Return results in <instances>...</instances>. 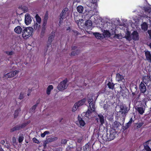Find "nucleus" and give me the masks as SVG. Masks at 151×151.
<instances>
[{
	"instance_id": "1",
	"label": "nucleus",
	"mask_w": 151,
	"mask_h": 151,
	"mask_svg": "<svg viewBox=\"0 0 151 151\" xmlns=\"http://www.w3.org/2000/svg\"><path fill=\"white\" fill-rule=\"evenodd\" d=\"M120 109L118 112H117V117L121 120H122L123 122L124 123V119L125 116L127 114L129 110L128 108L125 105H122L120 106Z\"/></svg>"
},
{
	"instance_id": "2",
	"label": "nucleus",
	"mask_w": 151,
	"mask_h": 151,
	"mask_svg": "<svg viewBox=\"0 0 151 151\" xmlns=\"http://www.w3.org/2000/svg\"><path fill=\"white\" fill-rule=\"evenodd\" d=\"M34 31L32 27H26L23 30L22 32V36L24 39H27L31 36Z\"/></svg>"
},
{
	"instance_id": "3",
	"label": "nucleus",
	"mask_w": 151,
	"mask_h": 151,
	"mask_svg": "<svg viewBox=\"0 0 151 151\" xmlns=\"http://www.w3.org/2000/svg\"><path fill=\"white\" fill-rule=\"evenodd\" d=\"M116 133L115 130L112 128L110 129L108 131L107 130L106 141H110L114 139Z\"/></svg>"
},
{
	"instance_id": "4",
	"label": "nucleus",
	"mask_w": 151,
	"mask_h": 151,
	"mask_svg": "<svg viewBox=\"0 0 151 151\" xmlns=\"http://www.w3.org/2000/svg\"><path fill=\"white\" fill-rule=\"evenodd\" d=\"M117 121H115L113 124V127L114 128V129H121L120 127L122 126V125H123L124 123H122L123 122L122 121V120H121L120 119L119 117L117 119Z\"/></svg>"
},
{
	"instance_id": "5",
	"label": "nucleus",
	"mask_w": 151,
	"mask_h": 151,
	"mask_svg": "<svg viewBox=\"0 0 151 151\" xmlns=\"http://www.w3.org/2000/svg\"><path fill=\"white\" fill-rule=\"evenodd\" d=\"M68 81L67 78L60 82L58 86V88L60 91H62L66 89L68 87L67 84Z\"/></svg>"
},
{
	"instance_id": "6",
	"label": "nucleus",
	"mask_w": 151,
	"mask_h": 151,
	"mask_svg": "<svg viewBox=\"0 0 151 151\" xmlns=\"http://www.w3.org/2000/svg\"><path fill=\"white\" fill-rule=\"evenodd\" d=\"M142 80L147 86H151V76H145L143 77Z\"/></svg>"
},
{
	"instance_id": "7",
	"label": "nucleus",
	"mask_w": 151,
	"mask_h": 151,
	"mask_svg": "<svg viewBox=\"0 0 151 151\" xmlns=\"http://www.w3.org/2000/svg\"><path fill=\"white\" fill-rule=\"evenodd\" d=\"M27 125L26 123H23L21 125H16L11 129L10 132H12L17 130H20L24 128Z\"/></svg>"
},
{
	"instance_id": "8",
	"label": "nucleus",
	"mask_w": 151,
	"mask_h": 151,
	"mask_svg": "<svg viewBox=\"0 0 151 151\" xmlns=\"http://www.w3.org/2000/svg\"><path fill=\"white\" fill-rule=\"evenodd\" d=\"M88 102L89 103L90 109L93 112H95V102L93 101V99L91 97H89L88 99Z\"/></svg>"
},
{
	"instance_id": "9",
	"label": "nucleus",
	"mask_w": 151,
	"mask_h": 151,
	"mask_svg": "<svg viewBox=\"0 0 151 151\" xmlns=\"http://www.w3.org/2000/svg\"><path fill=\"white\" fill-rule=\"evenodd\" d=\"M18 73L19 71L16 70L11 71L6 74H4V77H6L7 76V78H11L15 76Z\"/></svg>"
},
{
	"instance_id": "10",
	"label": "nucleus",
	"mask_w": 151,
	"mask_h": 151,
	"mask_svg": "<svg viewBox=\"0 0 151 151\" xmlns=\"http://www.w3.org/2000/svg\"><path fill=\"white\" fill-rule=\"evenodd\" d=\"M68 9L66 7L62 10L60 15L59 22L62 21L64 19L66 12L68 11Z\"/></svg>"
},
{
	"instance_id": "11",
	"label": "nucleus",
	"mask_w": 151,
	"mask_h": 151,
	"mask_svg": "<svg viewBox=\"0 0 151 151\" xmlns=\"http://www.w3.org/2000/svg\"><path fill=\"white\" fill-rule=\"evenodd\" d=\"M32 19L29 14H27L25 16V22L26 25H29L32 22Z\"/></svg>"
},
{
	"instance_id": "12",
	"label": "nucleus",
	"mask_w": 151,
	"mask_h": 151,
	"mask_svg": "<svg viewBox=\"0 0 151 151\" xmlns=\"http://www.w3.org/2000/svg\"><path fill=\"white\" fill-rule=\"evenodd\" d=\"M55 32L52 31L51 34L48 37V42H49L50 44L54 40L55 36Z\"/></svg>"
},
{
	"instance_id": "13",
	"label": "nucleus",
	"mask_w": 151,
	"mask_h": 151,
	"mask_svg": "<svg viewBox=\"0 0 151 151\" xmlns=\"http://www.w3.org/2000/svg\"><path fill=\"white\" fill-rule=\"evenodd\" d=\"M98 119H99L100 123V126H102L104 123V117L103 115L101 114H99L98 115Z\"/></svg>"
},
{
	"instance_id": "14",
	"label": "nucleus",
	"mask_w": 151,
	"mask_h": 151,
	"mask_svg": "<svg viewBox=\"0 0 151 151\" xmlns=\"http://www.w3.org/2000/svg\"><path fill=\"white\" fill-rule=\"evenodd\" d=\"M139 88L141 93H144L146 91V87L142 82H141L139 85Z\"/></svg>"
},
{
	"instance_id": "15",
	"label": "nucleus",
	"mask_w": 151,
	"mask_h": 151,
	"mask_svg": "<svg viewBox=\"0 0 151 151\" xmlns=\"http://www.w3.org/2000/svg\"><path fill=\"white\" fill-rule=\"evenodd\" d=\"M93 23L90 20H87L85 22V25L86 27L87 30L92 29Z\"/></svg>"
},
{
	"instance_id": "16",
	"label": "nucleus",
	"mask_w": 151,
	"mask_h": 151,
	"mask_svg": "<svg viewBox=\"0 0 151 151\" xmlns=\"http://www.w3.org/2000/svg\"><path fill=\"white\" fill-rule=\"evenodd\" d=\"M145 54L146 60L149 62H151V54L150 52L147 50L145 51Z\"/></svg>"
},
{
	"instance_id": "17",
	"label": "nucleus",
	"mask_w": 151,
	"mask_h": 151,
	"mask_svg": "<svg viewBox=\"0 0 151 151\" xmlns=\"http://www.w3.org/2000/svg\"><path fill=\"white\" fill-rule=\"evenodd\" d=\"M78 120L80 127H83L85 126L86 123L83 120V117L81 118L79 115H78Z\"/></svg>"
},
{
	"instance_id": "18",
	"label": "nucleus",
	"mask_w": 151,
	"mask_h": 151,
	"mask_svg": "<svg viewBox=\"0 0 151 151\" xmlns=\"http://www.w3.org/2000/svg\"><path fill=\"white\" fill-rule=\"evenodd\" d=\"M132 39L135 41L139 39V36L138 32L137 31H134L132 33Z\"/></svg>"
},
{
	"instance_id": "19",
	"label": "nucleus",
	"mask_w": 151,
	"mask_h": 151,
	"mask_svg": "<svg viewBox=\"0 0 151 151\" xmlns=\"http://www.w3.org/2000/svg\"><path fill=\"white\" fill-rule=\"evenodd\" d=\"M15 32L17 34L21 33L22 31V29L19 26H18L16 27L14 29Z\"/></svg>"
},
{
	"instance_id": "20",
	"label": "nucleus",
	"mask_w": 151,
	"mask_h": 151,
	"mask_svg": "<svg viewBox=\"0 0 151 151\" xmlns=\"http://www.w3.org/2000/svg\"><path fill=\"white\" fill-rule=\"evenodd\" d=\"M86 100V99L85 98H83L76 103L77 104L78 106L79 107L83 105L85 103Z\"/></svg>"
},
{
	"instance_id": "21",
	"label": "nucleus",
	"mask_w": 151,
	"mask_h": 151,
	"mask_svg": "<svg viewBox=\"0 0 151 151\" xmlns=\"http://www.w3.org/2000/svg\"><path fill=\"white\" fill-rule=\"evenodd\" d=\"M116 79L117 81L119 82L123 79L124 77L120 75V74L117 73L116 75Z\"/></svg>"
},
{
	"instance_id": "22",
	"label": "nucleus",
	"mask_w": 151,
	"mask_h": 151,
	"mask_svg": "<svg viewBox=\"0 0 151 151\" xmlns=\"http://www.w3.org/2000/svg\"><path fill=\"white\" fill-rule=\"evenodd\" d=\"M148 28V25L146 22H144L141 24V28L144 31H146L147 30Z\"/></svg>"
},
{
	"instance_id": "23",
	"label": "nucleus",
	"mask_w": 151,
	"mask_h": 151,
	"mask_svg": "<svg viewBox=\"0 0 151 151\" xmlns=\"http://www.w3.org/2000/svg\"><path fill=\"white\" fill-rule=\"evenodd\" d=\"M92 112H93L92 111L91 109L90 110L89 109H88L86 113L85 114V116L88 118H89V117L91 116Z\"/></svg>"
},
{
	"instance_id": "24",
	"label": "nucleus",
	"mask_w": 151,
	"mask_h": 151,
	"mask_svg": "<svg viewBox=\"0 0 151 151\" xmlns=\"http://www.w3.org/2000/svg\"><path fill=\"white\" fill-rule=\"evenodd\" d=\"M136 110L141 114H143L144 112V109L142 107H138L136 109Z\"/></svg>"
},
{
	"instance_id": "25",
	"label": "nucleus",
	"mask_w": 151,
	"mask_h": 151,
	"mask_svg": "<svg viewBox=\"0 0 151 151\" xmlns=\"http://www.w3.org/2000/svg\"><path fill=\"white\" fill-rule=\"evenodd\" d=\"M53 89V86L52 85H49L47 88L46 93L47 95H49L50 94V91L51 90Z\"/></svg>"
},
{
	"instance_id": "26",
	"label": "nucleus",
	"mask_w": 151,
	"mask_h": 151,
	"mask_svg": "<svg viewBox=\"0 0 151 151\" xmlns=\"http://www.w3.org/2000/svg\"><path fill=\"white\" fill-rule=\"evenodd\" d=\"M76 9L77 11L79 13H82L83 10V7L81 5H79L77 7Z\"/></svg>"
},
{
	"instance_id": "27",
	"label": "nucleus",
	"mask_w": 151,
	"mask_h": 151,
	"mask_svg": "<svg viewBox=\"0 0 151 151\" xmlns=\"http://www.w3.org/2000/svg\"><path fill=\"white\" fill-rule=\"evenodd\" d=\"M93 35L95 36L96 38L98 39H100L102 38V37L100 34L97 32H94L93 33Z\"/></svg>"
},
{
	"instance_id": "28",
	"label": "nucleus",
	"mask_w": 151,
	"mask_h": 151,
	"mask_svg": "<svg viewBox=\"0 0 151 151\" xmlns=\"http://www.w3.org/2000/svg\"><path fill=\"white\" fill-rule=\"evenodd\" d=\"M46 29V27H43L42 26V28L41 29V36L42 37H43L45 34V31Z\"/></svg>"
},
{
	"instance_id": "29",
	"label": "nucleus",
	"mask_w": 151,
	"mask_h": 151,
	"mask_svg": "<svg viewBox=\"0 0 151 151\" xmlns=\"http://www.w3.org/2000/svg\"><path fill=\"white\" fill-rule=\"evenodd\" d=\"M35 17L37 22L39 24H40L41 22V18L38 14H37L36 15Z\"/></svg>"
},
{
	"instance_id": "30",
	"label": "nucleus",
	"mask_w": 151,
	"mask_h": 151,
	"mask_svg": "<svg viewBox=\"0 0 151 151\" xmlns=\"http://www.w3.org/2000/svg\"><path fill=\"white\" fill-rule=\"evenodd\" d=\"M107 86L109 89L113 90L114 88V84L110 82H109L108 83Z\"/></svg>"
},
{
	"instance_id": "31",
	"label": "nucleus",
	"mask_w": 151,
	"mask_h": 151,
	"mask_svg": "<svg viewBox=\"0 0 151 151\" xmlns=\"http://www.w3.org/2000/svg\"><path fill=\"white\" fill-rule=\"evenodd\" d=\"M20 111V109H18L15 111L14 114V118H16L18 116L19 114Z\"/></svg>"
},
{
	"instance_id": "32",
	"label": "nucleus",
	"mask_w": 151,
	"mask_h": 151,
	"mask_svg": "<svg viewBox=\"0 0 151 151\" xmlns=\"http://www.w3.org/2000/svg\"><path fill=\"white\" fill-rule=\"evenodd\" d=\"M104 35L106 37H109L111 35V34L109 31L107 30H104L103 32Z\"/></svg>"
},
{
	"instance_id": "33",
	"label": "nucleus",
	"mask_w": 151,
	"mask_h": 151,
	"mask_svg": "<svg viewBox=\"0 0 151 151\" xmlns=\"http://www.w3.org/2000/svg\"><path fill=\"white\" fill-rule=\"evenodd\" d=\"M80 53V51L77 50L72 51L70 55L75 56L76 55H78Z\"/></svg>"
},
{
	"instance_id": "34",
	"label": "nucleus",
	"mask_w": 151,
	"mask_h": 151,
	"mask_svg": "<svg viewBox=\"0 0 151 151\" xmlns=\"http://www.w3.org/2000/svg\"><path fill=\"white\" fill-rule=\"evenodd\" d=\"M24 139V137L23 135L22 134L21 135L19 136L18 138V141L19 143H21L22 142Z\"/></svg>"
},
{
	"instance_id": "35",
	"label": "nucleus",
	"mask_w": 151,
	"mask_h": 151,
	"mask_svg": "<svg viewBox=\"0 0 151 151\" xmlns=\"http://www.w3.org/2000/svg\"><path fill=\"white\" fill-rule=\"evenodd\" d=\"M78 107L79 106H78L77 104L75 103L72 109V111L73 112H75Z\"/></svg>"
},
{
	"instance_id": "36",
	"label": "nucleus",
	"mask_w": 151,
	"mask_h": 151,
	"mask_svg": "<svg viewBox=\"0 0 151 151\" xmlns=\"http://www.w3.org/2000/svg\"><path fill=\"white\" fill-rule=\"evenodd\" d=\"M50 133L49 131H45L43 133H42L41 134V136L42 137H44L46 134H49Z\"/></svg>"
},
{
	"instance_id": "37",
	"label": "nucleus",
	"mask_w": 151,
	"mask_h": 151,
	"mask_svg": "<svg viewBox=\"0 0 151 151\" xmlns=\"http://www.w3.org/2000/svg\"><path fill=\"white\" fill-rule=\"evenodd\" d=\"M40 27V25L37 23L35 24L34 25V29H39Z\"/></svg>"
},
{
	"instance_id": "38",
	"label": "nucleus",
	"mask_w": 151,
	"mask_h": 151,
	"mask_svg": "<svg viewBox=\"0 0 151 151\" xmlns=\"http://www.w3.org/2000/svg\"><path fill=\"white\" fill-rule=\"evenodd\" d=\"M89 147L88 144H86L83 147V151H87L88 150Z\"/></svg>"
},
{
	"instance_id": "39",
	"label": "nucleus",
	"mask_w": 151,
	"mask_h": 151,
	"mask_svg": "<svg viewBox=\"0 0 151 151\" xmlns=\"http://www.w3.org/2000/svg\"><path fill=\"white\" fill-rule=\"evenodd\" d=\"M107 118L109 121L112 122L113 120V116L112 115H109L107 116Z\"/></svg>"
},
{
	"instance_id": "40",
	"label": "nucleus",
	"mask_w": 151,
	"mask_h": 151,
	"mask_svg": "<svg viewBox=\"0 0 151 151\" xmlns=\"http://www.w3.org/2000/svg\"><path fill=\"white\" fill-rule=\"evenodd\" d=\"M131 125H129V124H127V123H126L125 124V126H123L122 127V128H123V131H124L125 130L127 129H128L129 127Z\"/></svg>"
},
{
	"instance_id": "41",
	"label": "nucleus",
	"mask_w": 151,
	"mask_h": 151,
	"mask_svg": "<svg viewBox=\"0 0 151 151\" xmlns=\"http://www.w3.org/2000/svg\"><path fill=\"white\" fill-rule=\"evenodd\" d=\"M144 124L143 123L141 122L136 124V127L137 129L140 128Z\"/></svg>"
},
{
	"instance_id": "42",
	"label": "nucleus",
	"mask_w": 151,
	"mask_h": 151,
	"mask_svg": "<svg viewBox=\"0 0 151 151\" xmlns=\"http://www.w3.org/2000/svg\"><path fill=\"white\" fill-rule=\"evenodd\" d=\"M145 12L150 13L151 12V8L148 7H147L145 8Z\"/></svg>"
},
{
	"instance_id": "43",
	"label": "nucleus",
	"mask_w": 151,
	"mask_h": 151,
	"mask_svg": "<svg viewBox=\"0 0 151 151\" xmlns=\"http://www.w3.org/2000/svg\"><path fill=\"white\" fill-rule=\"evenodd\" d=\"M144 149L146 151H151V149L150 147L147 145L144 146Z\"/></svg>"
},
{
	"instance_id": "44",
	"label": "nucleus",
	"mask_w": 151,
	"mask_h": 151,
	"mask_svg": "<svg viewBox=\"0 0 151 151\" xmlns=\"http://www.w3.org/2000/svg\"><path fill=\"white\" fill-rule=\"evenodd\" d=\"M109 105L108 104H104L103 108L104 110H106V111L109 108Z\"/></svg>"
},
{
	"instance_id": "45",
	"label": "nucleus",
	"mask_w": 151,
	"mask_h": 151,
	"mask_svg": "<svg viewBox=\"0 0 151 151\" xmlns=\"http://www.w3.org/2000/svg\"><path fill=\"white\" fill-rule=\"evenodd\" d=\"M33 141L34 142L39 144L40 143L39 140L37 139L36 137H34L33 139Z\"/></svg>"
},
{
	"instance_id": "46",
	"label": "nucleus",
	"mask_w": 151,
	"mask_h": 151,
	"mask_svg": "<svg viewBox=\"0 0 151 151\" xmlns=\"http://www.w3.org/2000/svg\"><path fill=\"white\" fill-rule=\"evenodd\" d=\"M47 21L43 20L42 26L46 27L47 23Z\"/></svg>"
},
{
	"instance_id": "47",
	"label": "nucleus",
	"mask_w": 151,
	"mask_h": 151,
	"mask_svg": "<svg viewBox=\"0 0 151 151\" xmlns=\"http://www.w3.org/2000/svg\"><path fill=\"white\" fill-rule=\"evenodd\" d=\"M48 19V14L47 13H46L45 15L43 20L47 21Z\"/></svg>"
},
{
	"instance_id": "48",
	"label": "nucleus",
	"mask_w": 151,
	"mask_h": 151,
	"mask_svg": "<svg viewBox=\"0 0 151 151\" xmlns=\"http://www.w3.org/2000/svg\"><path fill=\"white\" fill-rule=\"evenodd\" d=\"M132 122H134L133 120L132 117L130 119L129 122L127 123V124L131 125Z\"/></svg>"
},
{
	"instance_id": "49",
	"label": "nucleus",
	"mask_w": 151,
	"mask_h": 151,
	"mask_svg": "<svg viewBox=\"0 0 151 151\" xmlns=\"http://www.w3.org/2000/svg\"><path fill=\"white\" fill-rule=\"evenodd\" d=\"M67 140L66 139H63L61 140V143L63 144H65L67 143Z\"/></svg>"
},
{
	"instance_id": "50",
	"label": "nucleus",
	"mask_w": 151,
	"mask_h": 151,
	"mask_svg": "<svg viewBox=\"0 0 151 151\" xmlns=\"http://www.w3.org/2000/svg\"><path fill=\"white\" fill-rule=\"evenodd\" d=\"M38 104V103H37L35 105H33L32 106V110H35V109H36L37 107V106Z\"/></svg>"
},
{
	"instance_id": "51",
	"label": "nucleus",
	"mask_w": 151,
	"mask_h": 151,
	"mask_svg": "<svg viewBox=\"0 0 151 151\" xmlns=\"http://www.w3.org/2000/svg\"><path fill=\"white\" fill-rule=\"evenodd\" d=\"M23 98H24V94L21 93H20V95L19 96V98L20 99H23Z\"/></svg>"
},
{
	"instance_id": "52",
	"label": "nucleus",
	"mask_w": 151,
	"mask_h": 151,
	"mask_svg": "<svg viewBox=\"0 0 151 151\" xmlns=\"http://www.w3.org/2000/svg\"><path fill=\"white\" fill-rule=\"evenodd\" d=\"M13 52L12 51H7L6 53L8 55H12L13 54Z\"/></svg>"
},
{
	"instance_id": "53",
	"label": "nucleus",
	"mask_w": 151,
	"mask_h": 151,
	"mask_svg": "<svg viewBox=\"0 0 151 151\" xmlns=\"http://www.w3.org/2000/svg\"><path fill=\"white\" fill-rule=\"evenodd\" d=\"M148 33L149 35L150 38L151 39V30L148 31Z\"/></svg>"
},
{
	"instance_id": "54",
	"label": "nucleus",
	"mask_w": 151,
	"mask_h": 151,
	"mask_svg": "<svg viewBox=\"0 0 151 151\" xmlns=\"http://www.w3.org/2000/svg\"><path fill=\"white\" fill-rule=\"evenodd\" d=\"M125 38L127 40H129V38L130 37V35H128L127 36H125Z\"/></svg>"
},
{
	"instance_id": "55",
	"label": "nucleus",
	"mask_w": 151,
	"mask_h": 151,
	"mask_svg": "<svg viewBox=\"0 0 151 151\" xmlns=\"http://www.w3.org/2000/svg\"><path fill=\"white\" fill-rule=\"evenodd\" d=\"M22 9H24V12H25V11H26V12H27L26 10H27V7H26V6H23V7H22Z\"/></svg>"
},
{
	"instance_id": "56",
	"label": "nucleus",
	"mask_w": 151,
	"mask_h": 151,
	"mask_svg": "<svg viewBox=\"0 0 151 151\" xmlns=\"http://www.w3.org/2000/svg\"><path fill=\"white\" fill-rule=\"evenodd\" d=\"M16 141V138L15 137H14L12 138V141L13 143H15Z\"/></svg>"
},
{
	"instance_id": "57",
	"label": "nucleus",
	"mask_w": 151,
	"mask_h": 151,
	"mask_svg": "<svg viewBox=\"0 0 151 151\" xmlns=\"http://www.w3.org/2000/svg\"><path fill=\"white\" fill-rule=\"evenodd\" d=\"M73 31L75 34H76V35H78V32L77 31L73 30Z\"/></svg>"
},
{
	"instance_id": "58",
	"label": "nucleus",
	"mask_w": 151,
	"mask_h": 151,
	"mask_svg": "<svg viewBox=\"0 0 151 151\" xmlns=\"http://www.w3.org/2000/svg\"><path fill=\"white\" fill-rule=\"evenodd\" d=\"M91 5L89 4V5H87L89 7H91V6H92V5L93 4L94 5L95 4L94 3H91Z\"/></svg>"
},
{
	"instance_id": "59",
	"label": "nucleus",
	"mask_w": 151,
	"mask_h": 151,
	"mask_svg": "<svg viewBox=\"0 0 151 151\" xmlns=\"http://www.w3.org/2000/svg\"><path fill=\"white\" fill-rule=\"evenodd\" d=\"M77 48V47L76 46H73L72 47V50H75Z\"/></svg>"
},
{
	"instance_id": "60",
	"label": "nucleus",
	"mask_w": 151,
	"mask_h": 151,
	"mask_svg": "<svg viewBox=\"0 0 151 151\" xmlns=\"http://www.w3.org/2000/svg\"><path fill=\"white\" fill-rule=\"evenodd\" d=\"M5 141L4 140L1 141V143L2 144H4L5 143Z\"/></svg>"
},
{
	"instance_id": "61",
	"label": "nucleus",
	"mask_w": 151,
	"mask_h": 151,
	"mask_svg": "<svg viewBox=\"0 0 151 151\" xmlns=\"http://www.w3.org/2000/svg\"><path fill=\"white\" fill-rule=\"evenodd\" d=\"M48 139L49 140V141L50 142H52L53 141V139L52 138H50Z\"/></svg>"
},
{
	"instance_id": "62",
	"label": "nucleus",
	"mask_w": 151,
	"mask_h": 151,
	"mask_svg": "<svg viewBox=\"0 0 151 151\" xmlns=\"http://www.w3.org/2000/svg\"><path fill=\"white\" fill-rule=\"evenodd\" d=\"M63 119V118H61L60 119H59V122H61L62 120Z\"/></svg>"
},
{
	"instance_id": "63",
	"label": "nucleus",
	"mask_w": 151,
	"mask_h": 151,
	"mask_svg": "<svg viewBox=\"0 0 151 151\" xmlns=\"http://www.w3.org/2000/svg\"><path fill=\"white\" fill-rule=\"evenodd\" d=\"M148 46L150 47V48L151 49V42L149 44Z\"/></svg>"
},
{
	"instance_id": "64",
	"label": "nucleus",
	"mask_w": 151,
	"mask_h": 151,
	"mask_svg": "<svg viewBox=\"0 0 151 151\" xmlns=\"http://www.w3.org/2000/svg\"><path fill=\"white\" fill-rule=\"evenodd\" d=\"M0 151H4L3 149L2 148H0Z\"/></svg>"
}]
</instances>
